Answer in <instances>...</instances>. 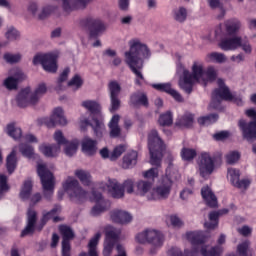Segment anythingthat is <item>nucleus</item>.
<instances>
[{
	"mask_svg": "<svg viewBox=\"0 0 256 256\" xmlns=\"http://www.w3.org/2000/svg\"><path fill=\"white\" fill-rule=\"evenodd\" d=\"M237 253L240 256H253V249L251 248V241L245 240L237 246Z\"/></svg>",
	"mask_w": 256,
	"mask_h": 256,
	"instance_id": "nucleus-41",
	"label": "nucleus"
},
{
	"mask_svg": "<svg viewBox=\"0 0 256 256\" xmlns=\"http://www.w3.org/2000/svg\"><path fill=\"white\" fill-rule=\"evenodd\" d=\"M120 119H121V116H119V114H116L111 118L108 124V127L110 129V137L114 139L121 135V127H119Z\"/></svg>",
	"mask_w": 256,
	"mask_h": 256,
	"instance_id": "nucleus-31",
	"label": "nucleus"
},
{
	"mask_svg": "<svg viewBox=\"0 0 256 256\" xmlns=\"http://www.w3.org/2000/svg\"><path fill=\"white\" fill-rule=\"evenodd\" d=\"M130 103L132 105H142L143 107H149V99L147 98V94L144 92H136L131 95Z\"/></svg>",
	"mask_w": 256,
	"mask_h": 256,
	"instance_id": "nucleus-35",
	"label": "nucleus"
},
{
	"mask_svg": "<svg viewBox=\"0 0 256 256\" xmlns=\"http://www.w3.org/2000/svg\"><path fill=\"white\" fill-rule=\"evenodd\" d=\"M148 149L150 152V163L155 167H161V160L163 159V151L167 146L159 136L157 130H152L148 134Z\"/></svg>",
	"mask_w": 256,
	"mask_h": 256,
	"instance_id": "nucleus-5",
	"label": "nucleus"
},
{
	"mask_svg": "<svg viewBox=\"0 0 256 256\" xmlns=\"http://www.w3.org/2000/svg\"><path fill=\"white\" fill-rule=\"evenodd\" d=\"M7 134L12 137V139H21V135H23V132L21 131V128L15 127L13 124L7 125Z\"/></svg>",
	"mask_w": 256,
	"mask_h": 256,
	"instance_id": "nucleus-53",
	"label": "nucleus"
},
{
	"mask_svg": "<svg viewBox=\"0 0 256 256\" xmlns=\"http://www.w3.org/2000/svg\"><path fill=\"white\" fill-rule=\"evenodd\" d=\"M4 61L13 65L15 63H19L21 61V54H12V53H5L3 56Z\"/></svg>",
	"mask_w": 256,
	"mask_h": 256,
	"instance_id": "nucleus-59",
	"label": "nucleus"
},
{
	"mask_svg": "<svg viewBox=\"0 0 256 256\" xmlns=\"http://www.w3.org/2000/svg\"><path fill=\"white\" fill-rule=\"evenodd\" d=\"M217 79V69L215 67H208L204 70V76L202 78V84L207 85V83H213Z\"/></svg>",
	"mask_w": 256,
	"mask_h": 256,
	"instance_id": "nucleus-40",
	"label": "nucleus"
},
{
	"mask_svg": "<svg viewBox=\"0 0 256 256\" xmlns=\"http://www.w3.org/2000/svg\"><path fill=\"white\" fill-rule=\"evenodd\" d=\"M129 50L124 53V61L129 69L136 75L137 79L143 80L141 73L145 59H151V49L139 39H132L128 42Z\"/></svg>",
	"mask_w": 256,
	"mask_h": 256,
	"instance_id": "nucleus-1",
	"label": "nucleus"
},
{
	"mask_svg": "<svg viewBox=\"0 0 256 256\" xmlns=\"http://www.w3.org/2000/svg\"><path fill=\"white\" fill-rule=\"evenodd\" d=\"M201 195L204 201H206L208 207H215L217 205V196H215L211 188L208 186L201 189Z\"/></svg>",
	"mask_w": 256,
	"mask_h": 256,
	"instance_id": "nucleus-32",
	"label": "nucleus"
},
{
	"mask_svg": "<svg viewBox=\"0 0 256 256\" xmlns=\"http://www.w3.org/2000/svg\"><path fill=\"white\" fill-rule=\"evenodd\" d=\"M82 151L85 155H95L97 153V142L91 138H84L82 141Z\"/></svg>",
	"mask_w": 256,
	"mask_h": 256,
	"instance_id": "nucleus-29",
	"label": "nucleus"
},
{
	"mask_svg": "<svg viewBox=\"0 0 256 256\" xmlns=\"http://www.w3.org/2000/svg\"><path fill=\"white\" fill-rule=\"evenodd\" d=\"M99 239H101V232H97L90 240L88 244L89 256H99V254H97V245H99Z\"/></svg>",
	"mask_w": 256,
	"mask_h": 256,
	"instance_id": "nucleus-44",
	"label": "nucleus"
},
{
	"mask_svg": "<svg viewBox=\"0 0 256 256\" xmlns=\"http://www.w3.org/2000/svg\"><path fill=\"white\" fill-rule=\"evenodd\" d=\"M6 167L10 175L17 169V151L15 149L7 156Z\"/></svg>",
	"mask_w": 256,
	"mask_h": 256,
	"instance_id": "nucleus-38",
	"label": "nucleus"
},
{
	"mask_svg": "<svg viewBox=\"0 0 256 256\" xmlns=\"http://www.w3.org/2000/svg\"><path fill=\"white\" fill-rule=\"evenodd\" d=\"M227 213H229L228 209H222L220 211H213L209 214V222H206L204 224V227H206V229H215L217 227V225H219V216L220 215H227Z\"/></svg>",
	"mask_w": 256,
	"mask_h": 256,
	"instance_id": "nucleus-27",
	"label": "nucleus"
},
{
	"mask_svg": "<svg viewBox=\"0 0 256 256\" xmlns=\"http://www.w3.org/2000/svg\"><path fill=\"white\" fill-rule=\"evenodd\" d=\"M178 73H184V75L194 80L195 83H202L205 68L203 66V62L194 61L191 67V72L187 70L185 66L180 64L178 66Z\"/></svg>",
	"mask_w": 256,
	"mask_h": 256,
	"instance_id": "nucleus-16",
	"label": "nucleus"
},
{
	"mask_svg": "<svg viewBox=\"0 0 256 256\" xmlns=\"http://www.w3.org/2000/svg\"><path fill=\"white\" fill-rule=\"evenodd\" d=\"M240 158H241V154H239V152H236V151L229 152L226 155V163H228V165H235V163H237V161H239Z\"/></svg>",
	"mask_w": 256,
	"mask_h": 256,
	"instance_id": "nucleus-61",
	"label": "nucleus"
},
{
	"mask_svg": "<svg viewBox=\"0 0 256 256\" xmlns=\"http://www.w3.org/2000/svg\"><path fill=\"white\" fill-rule=\"evenodd\" d=\"M174 19L177 23H185L187 21V8L181 6L174 10Z\"/></svg>",
	"mask_w": 256,
	"mask_h": 256,
	"instance_id": "nucleus-48",
	"label": "nucleus"
},
{
	"mask_svg": "<svg viewBox=\"0 0 256 256\" xmlns=\"http://www.w3.org/2000/svg\"><path fill=\"white\" fill-rule=\"evenodd\" d=\"M82 27H85V29H88L90 33V37L97 39L100 35H103L105 33L107 27L105 26V23L101 21V19L94 17V16H88L84 18L81 21Z\"/></svg>",
	"mask_w": 256,
	"mask_h": 256,
	"instance_id": "nucleus-13",
	"label": "nucleus"
},
{
	"mask_svg": "<svg viewBox=\"0 0 256 256\" xmlns=\"http://www.w3.org/2000/svg\"><path fill=\"white\" fill-rule=\"evenodd\" d=\"M219 119V115L217 114H210L204 117H200L198 119L199 125H211V123H216V121Z\"/></svg>",
	"mask_w": 256,
	"mask_h": 256,
	"instance_id": "nucleus-57",
	"label": "nucleus"
},
{
	"mask_svg": "<svg viewBox=\"0 0 256 256\" xmlns=\"http://www.w3.org/2000/svg\"><path fill=\"white\" fill-rule=\"evenodd\" d=\"M240 43L241 36L225 37L220 40L218 47H220L222 51H235L239 49Z\"/></svg>",
	"mask_w": 256,
	"mask_h": 256,
	"instance_id": "nucleus-23",
	"label": "nucleus"
},
{
	"mask_svg": "<svg viewBox=\"0 0 256 256\" xmlns=\"http://www.w3.org/2000/svg\"><path fill=\"white\" fill-rule=\"evenodd\" d=\"M136 241L142 245L150 243L153 247H161L163 245V234L157 230L146 229L136 235Z\"/></svg>",
	"mask_w": 256,
	"mask_h": 256,
	"instance_id": "nucleus-14",
	"label": "nucleus"
},
{
	"mask_svg": "<svg viewBox=\"0 0 256 256\" xmlns=\"http://www.w3.org/2000/svg\"><path fill=\"white\" fill-rule=\"evenodd\" d=\"M194 80L186 76L185 73H182V78L179 80V87L185 91L188 95H191L193 93V85H195Z\"/></svg>",
	"mask_w": 256,
	"mask_h": 256,
	"instance_id": "nucleus-36",
	"label": "nucleus"
},
{
	"mask_svg": "<svg viewBox=\"0 0 256 256\" xmlns=\"http://www.w3.org/2000/svg\"><path fill=\"white\" fill-rule=\"evenodd\" d=\"M217 84L218 88L212 93V101L209 107L220 111L221 101H233L236 105H243V100L241 98L233 97V94H231L229 87L225 85V81H223V79H218Z\"/></svg>",
	"mask_w": 256,
	"mask_h": 256,
	"instance_id": "nucleus-6",
	"label": "nucleus"
},
{
	"mask_svg": "<svg viewBox=\"0 0 256 256\" xmlns=\"http://www.w3.org/2000/svg\"><path fill=\"white\" fill-rule=\"evenodd\" d=\"M195 121V118L193 114L186 112L184 115L180 116L176 122V127H181L185 129H189V127L193 126V122Z\"/></svg>",
	"mask_w": 256,
	"mask_h": 256,
	"instance_id": "nucleus-33",
	"label": "nucleus"
},
{
	"mask_svg": "<svg viewBox=\"0 0 256 256\" xmlns=\"http://www.w3.org/2000/svg\"><path fill=\"white\" fill-rule=\"evenodd\" d=\"M153 89L156 91H162L163 93H167L173 99H175L178 103H183V96L177 90L171 87V83H160V84H152Z\"/></svg>",
	"mask_w": 256,
	"mask_h": 256,
	"instance_id": "nucleus-24",
	"label": "nucleus"
},
{
	"mask_svg": "<svg viewBox=\"0 0 256 256\" xmlns=\"http://www.w3.org/2000/svg\"><path fill=\"white\" fill-rule=\"evenodd\" d=\"M152 191H153L152 181L139 180L138 182H136V189H135L136 195H139L140 197H146L147 199H149V195H151Z\"/></svg>",
	"mask_w": 256,
	"mask_h": 256,
	"instance_id": "nucleus-26",
	"label": "nucleus"
},
{
	"mask_svg": "<svg viewBox=\"0 0 256 256\" xmlns=\"http://www.w3.org/2000/svg\"><path fill=\"white\" fill-rule=\"evenodd\" d=\"M75 176L79 179L82 185L89 186L92 183L91 173L87 170H76Z\"/></svg>",
	"mask_w": 256,
	"mask_h": 256,
	"instance_id": "nucleus-42",
	"label": "nucleus"
},
{
	"mask_svg": "<svg viewBox=\"0 0 256 256\" xmlns=\"http://www.w3.org/2000/svg\"><path fill=\"white\" fill-rule=\"evenodd\" d=\"M57 9H58L57 6H53V5L45 6L41 10V12L38 14V19L40 20L47 19V17H49V15H52V13H55Z\"/></svg>",
	"mask_w": 256,
	"mask_h": 256,
	"instance_id": "nucleus-54",
	"label": "nucleus"
},
{
	"mask_svg": "<svg viewBox=\"0 0 256 256\" xmlns=\"http://www.w3.org/2000/svg\"><path fill=\"white\" fill-rule=\"evenodd\" d=\"M61 211V206L56 205L49 212H44L40 224L37 225V212L33 209H29L27 212V225L22 230L20 237H27V235H33L35 231H42L43 227L47 225L49 219H53L55 213Z\"/></svg>",
	"mask_w": 256,
	"mask_h": 256,
	"instance_id": "nucleus-4",
	"label": "nucleus"
},
{
	"mask_svg": "<svg viewBox=\"0 0 256 256\" xmlns=\"http://www.w3.org/2000/svg\"><path fill=\"white\" fill-rule=\"evenodd\" d=\"M110 220L112 223H117L118 225H127L133 221V216L125 210L114 209L110 211Z\"/></svg>",
	"mask_w": 256,
	"mask_h": 256,
	"instance_id": "nucleus-22",
	"label": "nucleus"
},
{
	"mask_svg": "<svg viewBox=\"0 0 256 256\" xmlns=\"http://www.w3.org/2000/svg\"><path fill=\"white\" fill-rule=\"evenodd\" d=\"M10 75L11 76L4 80V86L9 91L17 89L19 83H21V81H25V79L27 78L21 68H13L12 70H10Z\"/></svg>",
	"mask_w": 256,
	"mask_h": 256,
	"instance_id": "nucleus-19",
	"label": "nucleus"
},
{
	"mask_svg": "<svg viewBox=\"0 0 256 256\" xmlns=\"http://www.w3.org/2000/svg\"><path fill=\"white\" fill-rule=\"evenodd\" d=\"M207 57L212 63H225V61H227V56L219 52H212L208 54Z\"/></svg>",
	"mask_w": 256,
	"mask_h": 256,
	"instance_id": "nucleus-52",
	"label": "nucleus"
},
{
	"mask_svg": "<svg viewBox=\"0 0 256 256\" xmlns=\"http://www.w3.org/2000/svg\"><path fill=\"white\" fill-rule=\"evenodd\" d=\"M47 93V85L45 83L39 84L34 92H31V89L26 88L22 90L17 98L16 101L18 103V107H28V105H37L39 100L43 95Z\"/></svg>",
	"mask_w": 256,
	"mask_h": 256,
	"instance_id": "nucleus-8",
	"label": "nucleus"
},
{
	"mask_svg": "<svg viewBox=\"0 0 256 256\" xmlns=\"http://www.w3.org/2000/svg\"><path fill=\"white\" fill-rule=\"evenodd\" d=\"M7 191H9V186L7 185V176L0 175V199H3Z\"/></svg>",
	"mask_w": 256,
	"mask_h": 256,
	"instance_id": "nucleus-62",
	"label": "nucleus"
},
{
	"mask_svg": "<svg viewBox=\"0 0 256 256\" xmlns=\"http://www.w3.org/2000/svg\"><path fill=\"white\" fill-rule=\"evenodd\" d=\"M63 189L69 195L74 203H83L87 200V191H85L79 181L73 177H68L63 183Z\"/></svg>",
	"mask_w": 256,
	"mask_h": 256,
	"instance_id": "nucleus-10",
	"label": "nucleus"
},
{
	"mask_svg": "<svg viewBox=\"0 0 256 256\" xmlns=\"http://www.w3.org/2000/svg\"><path fill=\"white\" fill-rule=\"evenodd\" d=\"M78 147H79V143L77 142H70L66 144V147L64 149L65 155H67V157H73V155L77 153Z\"/></svg>",
	"mask_w": 256,
	"mask_h": 256,
	"instance_id": "nucleus-58",
	"label": "nucleus"
},
{
	"mask_svg": "<svg viewBox=\"0 0 256 256\" xmlns=\"http://www.w3.org/2000/svg\"><path fill=\"white\" fill-rule=\"evenodd\" d=\"M239 47L246 53L247 55H251L253 48L251 47V43H249L248 39H243L240 37V44Z\"/></svg>",
	"mask_w": 256,
	"mask_h": 256,
	"instance_id": "nucleus-63",
	"label": "nucleus"
},
{
	"mask_svg": "<svg viewBox=\"0 0 256 256\" xmlns=\"http://www.w3.org/2000/svg\"><path fill=\"white\" fill-rule=\"evenodd\" d=\"M224 25H225L226 33L230 36L237 35L238 32L241 31V21H239L238 19H235V18L229 19L225 21Z\"/></svg>",
	"mask_w": 256,
	"mask_h": 256,
	"instance_id": "nucleus-30",
	"label": "nucleus"
},
{
	"mask_svg": "<svg viewBox=\"0 0 256 256\" xmlns=\"http://www.w3.org/2000/svg\"><path fill=\"white\" fill-rule=\"evenodd\" d=\"M5 37L8 41H17L21 37V34L15 27L11 26L7 29Z\"/></svg>",
	"mask_w": 256,
	"mask_h": 256,
	"instance_id": "nucleus-55",
	"label": "nucleus"
},
{
	"mask_svg": "<svg viewBox=\"0 0 256 256\" xmlns=\"http://www.w3.org/2000/svg\"><path fill=\"white\" fill-rule=\"evenodd\" d=\"M144 179H148L146 181H151L152 184L155 181V179H157L159 177V169L157 168H151L147 171H144L142 173Z\"/></svg>",
	"mask_w": 256,
	"mask_h": 256,
	"instance_id": "nucleus-56",
	"label": "nucleus"
},
{
	"mask_svg": "<svg viewBox=\"0 0 256 256\" xmlns=\"http://www.w3.org/2000/svg\"><path fill=\"white\" fill-rule=\"evenodd\" d=\"M207 1L211 9L221 10V14L218 16V19H223V17H225V9H223V0H207Z\"/></svg>",
	"mask_w": 256,
	"mask_h": 256,
	"instance_id": "nucleus-50",
	"label": "nucleus"
},
{
	"mask_svg": "<svg viewBox=\"0 0 256 256\" xmlns=\"http://www.w3.org/2000/svg\"><path fill=\"white\" fill-rule=\"evenodd\" d=\"M19 151L23 157H27V159H36L37 154H35V149L33 146L27 144V143H22L19 145Z\"/></svg>",
	"mask_w": 256,
	"mask_h": 256,
	"instance_id": "nucleus-39",
	"label": "nucleus"
},
{
	"mask_svg": "<svg viewBox=\"0 0 256 256\" xmlns=\"http://www.w3.org/2000/svg\"><path fill=\"white\" fill-rule=\"evenodd\" d=\"M45 125H47L48 127H56V125L65 127V125H67V118L65 117V112L63 111V108H55L50 118L45 119Z\"/></svg>",
	"mask_w": 256,
	"mask_h": 256,
	"instance_id": "nucleus-20",
	"label": "nucleus"
},
{
	"mask_svg": "<svg viewBox=\"0 0 256 256\" xmlns=\"http://www.w3.org/2000/svg\"><path fill=\"white\" fill-rule=\"evenodd\" d=\"M186 237L192 245H199V243H203L205 241V238L203 237V232H188L186 234Z\"/></svg>",
	"mask_w": 256,
	"mask_h": 256,
	"instance_id": "nucleus-46",
	"label": "nucleus"
},
{
	"mask_svg": "<svg viewBox=\"0 0 256 256\" xmlns=\"http://www.w3.org/2000/svg\"><path fill=\"white\" fill-rule=\"evenodd\" d=\"M197 171L202 179H207L215 171V160L209 152H202L197 159Z\"/></svg>",
	"mask_w": 256,
	"mask_h": 256,
	"instance_id": "nucleus-12",
	"label": "nucleus"
},
{
	"mask_svg": "<svg viewBox=\"0 0 256 256\" xmlns=\"http://www.w3.org/2000/svg\"><path fill=\"white\" fill-rule=\"evenodd\" d=\"M68 87H74V90L77 91V89H81L83 87V79H81V76L76 74L69 82Z\"/></svg>",
	"mask_w": 256,
	"mask_h": 256,
	"instance_id": "nucleus-60",
	"label": "nucleus"
},
{
	"mask_svg": "<svg viewBox=\"0 0 256 256\" xmlns=\"http://www.w3.org/2000/svg\"><path fill=\"white\" fill-rule=\"evenodd\" d=\"M33 191V182L31 180H26L20 192V198L23 201H27L31 197V192Z\"/></svg>",
	"mask_w": 256,
	"mask_h": 256,
	"instance_id": "nucleus-45",
	"label": "nucleus"
},
{
	"mask_svg": "<svg viewBox=\"0 0 256 256\" xmlns=\"http://www.w3.org/2000/svg\"><path fill=\"white\" fill-rule=\"evenodd\" d=\"M81 106L89 111L92 123L89 119L84 118L80 120V128L85 130L89 126L92 127L94 135H96L98 139H101L105 133V123H103V120L98 118L101 117V104L95 100H85L81 103Z\"/></svg>",
	"mask_w": 256,
	"mask_h": 256,
	"instance_id": "nucleus-3",
	"label": "nucleus"
},
{
	"mask_svg": "<svg viewBox=\"0 0 256 256\" xmlns=\"http://www.w3.org/2000/svg\"><path fill=\"white\" fill-rule=\"evenodd\" d=\"M108 91L110 95V113H115V111H119L121 107V100L119 99V95H121V84L117 81H110L108 84Z\"/></svg>",
	"mask_w": 256,
	"mask_h": 256,
	"instance_id": "nucleus-17",
	"label": "nucleus"
},
{
	"mask_svg": "<svg viewBox=\"0 0 256 256\" xmlns=\"http://www.w3.org/2000/svg\"><path fill=\"white\" fill-rule=\"evenodd\" d=\"M37 173L42 184L43 197L47 201H51V199H53V193H55V177L53 173L47 169L45 164L38 165Z\"/></svg>",
	"mask_w": 256,
	"mask_h": 256,
	"instance_id": "nucleus-9",
	"label": "nucleus"
},
{
	"mask_svg": "<svg viewBox=\"0 0 256 256\" xmlns=\"http://www.w3.org/2000/svg\"><path fill=\"white\" fill-rule=\"evenodd\" d=\"M62 8L66 13H71L75 9H85L93 0H61Z\"/></svg>",
	"mask_w": 256,
	"mask_h": 256,
	"instance_id": "nucleus-25",
	"label": "nucleus"
},
{
	"mask_svg": "<svg viewBox=\"0 0 256 256\" xmlns=\"http://www.w3.org/2000/svg\"><path fill=\"white\" fill-rule=\"evenodd\" d=\"M42 65L47 73H57V56L53 53L38 54L33 58V65Z\"/></svg>",
	"mask_w": 256,
	"mask_h": 256,
	"instance_id": "nucleus-15",
	"label": "nucleus"
},
{
	"mask_svg": "<svg viewBox=\"0 0 256 256\" xmlns=\"http://www.w3.org/2000/svg\"><path fill=\"white\" fill-rule=\"evenodd\" d=\"M105 191L114 199H123L125 197V191L128 195L135 193V180L128 178L123 184H120L117 179H108Z\"/></svg>",
	"mask_w": 256,
	"mask_h": 256,
	"instance_id": "nucleus-7",
	"label": "nucleus"
},
{
	"mask_svg": "<svg viewBox=\"0 0 256 256\" xmlns=\"http://www.w3.org/2000/svg\"><path fill=\"white\" fill-rule=\"evenodd\" d=\"M125 151H127L126 145L120 144L116 146L111 152L110 161H117V159H119V157H121Z\"/></svg>",
	"mask_w": 256,
	"mask_h": 256,
	"instance_id": "nucleus-49",
	"label": "nucleus"
},
{
	"mask_svg": "<svg viewBox=\"0 0 256 256\" xmlns=\"http://www.w3.org/2000/svg\"><path fill=\"white\" fill-rule=\"evenodd\" d=\"M181 179L179 171L172 169L171 167L166 169V174L161 177L156 187L148 195V201H166L171 195V189L175 181Z\"/></svg>",
	"mask_w": 256,
	"mask_h": 256,
	"instance_id": "nucleus-2",
	"label": "nucleus"
},
{
	"mask_svg": "<svg viewBox=\"0 0 256 256\" xmlns=\"http://www.w3.org/2000/svg\"><path fill=\"white\" fill-rule=\"evenodd\" d=\"M240 173L238 169L235 168H228V177H230V181L232 185H235L237 181L239 180Z\"/></svg>",
	"mask_w": 256,
	"mask_h": 256,
	"instance_id": "nucleus-64",
	"label": "nucleus"
},
{
	"mask_svg": "<svg viewBox=\"0 0 256 256\" xmlns=\"http://www.w3.org/2000/svg\"><path fill=\"white\" fill-rule=\"evenodd\" d=\"M181 157L184 161H193L197 157V151L191 148H183L181 150Z\"/></svg>",
	"mask_w": 256,
	"mask_h": 256,
	"instance_id": "nucleus-51",
	"label": "nucleus"
},
{
	"mask_svg": "<svg viewBox=\"0 0 256 256\" xmlns=\"http://www.w3.org/2000/svg\"><path fill=\"white\" fill-rule=\"evenodd\" d=\"M200 255H202V256H221V255H223V248L219 245H217V246L202 245V247L200 249Z\"/></svg>",
	"mask_w": 256,
	"mask_h": 256,
	"instance_id": "nucleus-34",
	"label": "nucleus"
},
{
	"mask_svg": "<svg viewBox=\"0 0 256 256\" xmlns=\"http://www.w3.org/2000/svg\"><path fill=\"white\" fill-rule=\"evenodd\" d=\"M137 157H139V154L137 153V151L132 150L128 152L123 157V163H122L123 169H133V167L137 165Z\"/></svg>",
	"mask_w": 256,
	"mask_h": 256,
	"instance_id": "nucleus-28",
	"label": "nucleus"
},
{
	"mask_svg": "<svg viewBox=\"0 0 256 256\" xmlns=\"http://www.w3.org/2000/svg\"><path fill=\"white\" fill-rule=\"evenodd\" d=\"M158 122L161 127H171L173 125V114L169 111L161 114Z\"/></svg>",
	"mask_w": 256,
	"mask_h": 256,
	"instance_id": "nucleus-47",
	"label": "nucleus"
},
{
	"mask_svg": "<svg viewBox=\"0 0 256 256\" xmlns=\"http://www.w3.org/2000/svg\"><path fill=\"white\" fill-rule=\"evenodd\" d=\"M238 126L242 131V135L246 141H253L256 139V121L247 123V121L244 119H240Z\"/></svg>",
	"mask_w": 256,
	"mask_h": 256,
	"instance_id": "nucleus-21",
	"label": "nucleus"
},
{
	"mask_svg": "<svg viewBox=\"0 0 256 256\" xmlns=\"http://www.w3.org/2000/svg\"><path fill=\"white\" fill-rule=\"evenodd\" d=\"M60 233L62 235V243H70L71 240L75 238V232L69 226H60Z\"/></svg>",
	"mask_w": 256,
	"mask_h": 256,
	"instance_id": "nucleus-43",
	"label": "nucleus"
},
{
	"mask_svg": "<svg viewBox=\"0 0 256 256\" xmlns=\"http://www.w3.org/2000/svg\"><path fill=\"white\" fill-rule=\"evenodd\" d=\"M92 199L96 204L90 210L91 217H99V215L105 213V211L109 209V201L105 200L100 192L93 191Z\"/></svg>",
	"mask_w": 256,
	"mask_h": 256,
	"instance_id": "nucleus-18",
	"label": "nucleus"
},
{
	"mask_svg": "<svg viewBox=\"0 0 256 256\" xmlns=\"http://www.w3.org/2000/svg\"><path fill=\"white\" fill-rule=\"evenodd\" d=\"M39 150L41 153H43V155H45V157H57V155H59L61 152V146L55 144L50 146L41 145Z\"/></svg>",
	"mask_w": 256,
	"mask_h": 256,
	"instance_id": "nucleus-37",
	"label": "nucleus"
},
{
	"mask_svg": "<svg viewBox=\"0 0 256 256\" xmlns=\"http://www.w3.org/2000/svg\"><path fill=\"white\" fill-rule=\"evenodd\" d=\"M105 241H104V256H110L115 249V245L119 243L121 239V229L114 227L113 225H106L104 227Z\"/></svg>",
	"mask_w": 256,
	"mask_h": 256,
	"instance_id": "nucleus-11",
	"label": "nucleus"
}]
</instances>
